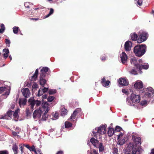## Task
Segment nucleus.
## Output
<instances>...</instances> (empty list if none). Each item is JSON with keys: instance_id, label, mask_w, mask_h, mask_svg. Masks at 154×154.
<instances>
[{"instance_id": "nucleus-1", "label": "nucleus", "mask_w": 154, "mask_h": 154, "mask_svg": "<svg viewBox=\"0 0 154 154\" xmlns=\"http://www.w3.org/2000/svg\"><path fill=\"white\" fill-rule=\"evenodd\" d=\"M146 48L145 44L137 45L134 47V53L136 56L141 57L145 53Z\"/></svg>"}, {"instance_id": "nucleus-2", "label": "nucleus", "mask_w": 154, "mask_h": 154, "mask_svg": "<svg viewBox=\"0 0 154 154\" xmlns=\"http://www.w3.org/2000/svg\"><path fill=\"white\" fill-rule=\"evenodd\" d=\"M49 68L47 67H43L40 71L41 73L40 75L39 83L40 85L42 87H44L46 84L47 80L45 79L46 75L49 70Z\"/></svg>"}, {"instance_id": "nucleus-3", "label": "nucleus", "mask_w": 154, "mask_h": 154, "mask_svg": "<svg viewBox=\"0 0 154 154\" xmlns=\"http://www.w3.org/2000/svg\"><path fill=\"white\" fill-rule=\"evenodd\" d=\"M140 97L138 95L132 94L130 96V100L127 99V101L128 105L134 106L135 104L139 103L140 102Z\"/></svg>"}, {"instance_id": "nucleus-4", "label": "nucleus", "mask_w": 154, "mask_h": 154, "mask_svg": "<svg viewBox=\"0 0 154 154\" xmlns=\"http://www.w3.org/2000/svg\"><path fill=\"white\" fill-rule=\"evenodd\" d=\"M90 142L95 147L99 148L100 152H102L104 150L103 143L100 142L97 139L92 137L90 139Z\"/></svg>"}, {"instance_id": "nucleus-5", "label": "nucleus", "mask_w": 154, "mask_h": 154, "mask_svg": "<svg viewBox=\"0 0 154 154\" xmlns=\"http://www.w3.org/2000/svg\"><path fill=\"white\" fill-rule=\"evenodd\" d=\"M147 33L145 32H143L140 35H138L139 38L137 40L138 43H140L145 41L148 36Z\"/></svg>"}, {"instance_id": "nucleus-6", "label": "nucleus", "mask_w": 154, "mask_h": 154, "mask_svg": "<svg viewBox=\"0 0 154 154\" xmlns=\"http://www.w3.org/2000/svg\"><path fill=\"white\" fill-rule=\"evenodd\" d=\"M128 148H127L124 152L125 154H140V151L138 148L137 146L136 148L133 147L132 150H129Z\"/></svg>"}, {"instance_id": "nucleus-7", "label": "nucleus", "mask_w": 154, "mask_h": 154, "mask_svg": "<svg viewBox=\"0 0 154 154\" xmlns=\"http://www.w3.org/2000/svg\"><path fill=\"white\" fill-rule=\"evenodd\" d=\"M42 109H43L45 111V112L42 115V119H43L44 120H46V117L45 116V118H44V117L48 112L49 110V107L48 106V104L47 102H45L44 104L43 103H42Z\"/></svg>"}, {"instance_id": "nucleus-8", "label": "nucleus", "mask_w": 154, "mask_h": 154, "mask_svg": "<svg viewBox=\"0 0 154 154\" xmlns=\"http://www.w3.org/2000/svg\"><path fill=\"white\" fill-rule=\"evenodd\" d=\"M107 126V125L105 124L104 125L101 126L99 127L96 128L95 130L97 131V132H99V135L100 134H104L106 133V127Z\"/></svg>"}, {"instance_id": "nucleus-9", "label": "nucleus", "mask_w": 154, "mask_h": 154, "mask_svg": "<svg viewBox=\"0 0 154 154\" xmlns=\"http://www.w3.org/2000/svg\"><path fill=\"white\" fill-rule=\"evenodd\" d=\"M154 91L153 88L151 87L147 88L146 90V91L145 94V96L149 98L153 97V94H154Z\"/></svg>"}, {"instance_id": "nucleus-10", "label": "nucleus", "mask_w": 154, "mask_h": 154, "mask_svg": "<svg viewBox=\"0 0 154 154\" xmlns=\"http://www.w3.org/2000/svg\"><path fill=\"white\" fill-rule=\"evenodd\" d=\"M42 109L41 108L39 109L35 110L33 114V117L34 119L36 118H39L41 117L42 113Z\"/></svg>"}, {"instance_id": "nucleus-11", "label": "nucleus", "mask_w": 154, "mask_h": 154, "mask_svg": "<svg viewBox=\"0 0 154 154\" xmlns=\"http://www.w3.org/2000/svg\"><path fill=\"white\" fill-rule=\"evenodd\" d=\"M132 139L133 140V142L134 143H135L137 146L139 147L141 143V138L139 137L133 136L132 137Z\"/></svg>"}, {"instance_id": "nucleus-12", "label": "nucleus", "mask_w": 154, "mask_h": 154, "mask_svg": "<svg viewBox=\"0 0 154 154\" xmlns=\"http://www.w3.org/2000/svg\"><path fill=\"white\" fill-rule=\"evenodd\" d=\"M22 93L24 97L27 98L30 97V92L29 89L27 88H23L22 91Z\"/></svg>"}, {"instance_id": "nucleus-13", "label": "nucleus", "mask_w": 154, "mask_h": 154, "mask_svg": "<svg viewBox=\"0 0 154 154\" xmlns=\"http://www.w3.org/2000/svg\"><path fill=\"white\" fill-rule=\"evenodd\" d=\"M119 84L122 86H127L129 84L128 80L125 78H120L119 79Z\"/></svg>"}, {"instance_id": "nucleus-14", "label": "nucleus", "mask_w": 154, "mask_h": 154, "mask_svg": "<svg viewBox=\"0 0 154 154\" xmlns=\"http://www.w3.org/2000/svg\"><path fill=\"white\" fill-rule=\"evenodd\" d=\"M134 87L137 89L142 88L143 87L142 82L141 81H137L134 85Z\"/></svg>"}, {"instance_id": "nucleus-15", "label": "nucleus", "mask_w": 154, "mask_h": 154, "mask_svg": "<svg viewBox=\"0 0 154 154\" xmlns=\"http://www.w3.org/2000/svg\"><path fill=\"white\" fill-rule=\"evenodd\" d=\"M135 67L136 68L140 70L141 72V70L142 69H147L149 68V65L148 63H146L145 65H140L138 64H137V65H135ZM141 73V72H140Z\"/></svg>"}, {"instance_id": "nucleus-16", "label": "nucleus", "mask_w": 154, "mask_h": 154, "mask_svg": "<svg viewBox=\"0 0 154 154\" xmlns=\"http://www.w3.org/2000/svg\"><path fill=\"white\" fill-rule=\"evenodd\" d=\"M132 45L131 42L129 41L126 42L125 44L124 48L126 51H128L131 50Z\"/></svg>"}, {"instance_id": "nucleus-17", "label": "nucleus", "mask_w": 154, "mask_h": 154, "mask_svg": "<svg viewBox=\"0 0 154 154\" xmlns=\"http://www.w3.org/2000/svg\"><path fill=\"white\" fill-rule=\"evenodd\" d=\"M121 60L123 63H125L128 59V56L125 52L122 53L121 55Z\"/></svg>"}, {"instance_id": "nucleus-18", "label": "nucleus", "mask_w": 154, "mask_h": 154, "mask_svg": "<svg viewBox=\"0 0 154 154\" xmlns=\"http://www.w3.org/2000/svg\"><path fill=\"white\" fill-rule=\"evenodd\" d=\"M110 83V81H106L104 77L101 79V84L104 87H106L108 86Z\"/></svg>"}, {"instance_id": "nucleus-19", "label": "nucleus", "mask_w": 154, "mask_h": 154, "mask_svg": "<svg viewBox=\"0 0 154 154\" xmlns=\"http://www.w3.org/2000/svg\"><path fill=\"white\" fill-rule=\"evenodd\" d=\"M28 102L29 103V105L30 106V109L31 110V111L32 112L34 109V107L35 105V103L32 100V99L31 98L29 100Z\"/></svg>"}, {"instance_id": "nucleus-20", "label": "nucleus", "mask_w": 154, "mask_h": 154, "mask_svg": "<svg viewBox=\"0 0 154 154\" xmlns=\"http://www.w3.org/2000/svg\"><path fill=\"white\" fill-rule=\"evenodd\" d=\"M115 131L113 128L109 127L108 130V136L109 137L112 136L114 134Z\"/></svg>"}, {"instance_id": "nucleus-21", "label": "nucleus", "mask_w": 154, "mask_h": 154, "mask_svg": "<svg viewBox=\"0 0 154 154\" xmlns=\"http://www.w3.org/2000/svg\"><path fill=\"white\" fill-rule=\"evenodd\" d=\"M38 73V70L37 69L35 71L34 74L31 77V80L32 81H35L36 80Z\"/></svg>"}, {"instance_id": "nucleus-22", "label": "nucleus", "mask_w": 154, "mask_h": 154, "mask_svg": "<svg viewBox=\"0 0 154 154\" xmlns=\"http://www.w3.org/2000/svg\"><path fill=\"white\" fill-rule=\"evenodd\" d=\"M27 100L26 99H20L19 101V103L20 105H25L26 104Z\"/></svg>"}, {"instance_id": "nucleus-23", "label": "nucleus", "mask_w": 154, "mask_h": 154, "mask_svg": "<svg viewBox=\"0 0 154 154\" xmlns=\"http://www.w3.org/2000/svg\"><path fill=\"white\" fill-rule=\"evenodd\" d=\"M3 51L5 52V53L3 54V57L5 59H6L8 56V54L9 51L8 49L5 48L3 50Z\"/></svg>"}, {"instance_id": "nucleus-24", "label": "nucleus", "mask_w": 154, "mask_h": 154, "mask_svg": "<svg viewBox=\"0 0 154 154\" xmlns=\"http://www.w3.org/2000/svg\"><path fill=\"white\" fill-rule=\"evenodd\" d=\"M131 39L133 41L137 40L138 35L135 32L131 33L130 35Z\"/></svg>"}, {"instance_id": "nucleus-25", "label": "nucleus", "mask_w": 154, "mask_h": 154, "mask_svg": "<svg viewBox=\"0 0 154 154\" xmlns=\"http://www.w3.org/2000/svg\"><path fill=\"white\" fill-rule=\"evenodd\" d=\"M18 148V146L16 144H15L13 146L12 149L14 154H17Z\"/></svg>"}, {"instance_id": "nucleus-26", "label": "nucleus", "mask_w": 154, "mask_h": 154, "mask_svg": "<svg viewBox=\"0 0 154 154\" xmlns=\"http://www.w3.org/2000/svg\"><path fill=\"white\" fill-rule=\"evenodd\" d=\"M77 113L78 112L76 110V109L73 112L72 114L71 115L70 118L68 119V120L70 119L73 120L75 119V118L76 116L77 115Z\"/></svg>"}, {"instance_id": "nucleus-27", "label": "nucleus", "mask_w": 154, "mask_h": 154, "mask_svg": "<svg viewBox=\"0 0 154 154\" xmlns=\"http://www.w3.org/2000/svg\"><path fill=\"white\" fill-rule=\"evenodd\" d=\"M19 110V109H17L15 111V112H14L13 114V116L14 118L17 119H18L19 117L18 115V112Z\"/></svg>"}, {"instance_id": "nucleus-28", "label": "nucleus", "mask_w": 154, "mask_h": 154, "mask_svg": "<svg viewBox=\"0 0 154 154\" xmlns=\"http://www.w3.org/2000/svg\"><path fill=\"white\" fill-rule=\"evenodd\" d=\"M67 110L64 108H62L61 112V115L62 116H65L67 114Z\"/></svg>"}, {"instance_id": "nucleus-29", "label": "nucleus", "mask_w": 154, "mask_h": 154, "mask_svg": "<svg viewBox=\"0 0 154 154\" xmlns=\"http://www.w3.org/2000/svg\"><path fill=\"white\" fill-rule=\"evenodd\" d=\"M72 124L70 122L66 121L65 123V126L66 128H69L72 126Z\"/></svg>"}, {"instance_id": "nucleus-30", "label": "nucleus", "mask_w": 154, "mask_h": 154, "mask_svg": "<svg viewBox=\"0 0 154 154\" xmlns=\"http://www.w3.org/2000/svg\"><path fill=\"white\" fill-rule=\"evenodd\" d=\"M32 100L35 103V104L37 106H40L41 104V102L38 100H35L32 99Z\"/></svg>"}, {"instance_id": "nucleus-31", "label": "nucleus", "mask_w": 154, "mask_h": 154, "mask_svg": "<svg viewBox=\"0 0 154 154\" xmlns=\"http://www.w3.org/2000/svg\"><path fill=\"white\" fill-rule=\"evenodd\" d=\"M13 112V111L11 110H9L7 112L6 114L9 119H11L12 117Z\"/></svg>"}, {"instance_id": "nucleus-32", "label": "nucleus", "mask_w": 154, "mask_h": 154, "mask_svg": "<svg viewBox=\"0 0 154 154\" xmlns=\"http://www.w3.org/2000/svg\"><path fill=\"white\" fill-rule=\"evenodd\" d=\"M13 32L15 34H17L19 28L18 27L14 26L13 28Z\"/></svg>"}, {"instance_id": "nucleus-33", "label": "nucleus", "mask_w": 154, "mask_h": 154, "mask_svg": "<svg viewBox=\"0 0 154 154\" xmlns=\"http://www.w3.org/2000/svg\"><path fill=\"white\" fill-rule=\"evenodd\" d=\"M118 144L120 145H122L125 143V139L123 138L119 140L118 141Z\"/></svg>"}, {"instance_id": "nucleus-34", "label": "nucleus", "mask_w": 154, "mask_h": 154, "mask_svg": "<svg viewBox=\"0 0 154 154\" xmlns=\"http://www.w3.org/2000/svg\"><path fill=\"white\" fill-rule=\"evenodd\" d=\"M57 92V90L56 89H50L48 91V93L50 95L54 94Z\"/></svg>"}, {"instance_id": "nucleus-35", "label": "nucleus", "mask_w": 154, "mask_h": 154, "mask_svg": "<svg viewBox=\"0 0 154 154\" xmlns=\"http://www.w3.org/2000/svg\"><path fill=\"white\" fill-rule=\"evenodd\" d=\"M54 12V10L52 8H51L50 9V12L46 16L45 18H47L52 14Z\"/></svg>"}, {"instance_id": "nucleus-36", "label": "nucleus", "mask_w": 154, "mask_h": 154, "mask_svg": "<svg viewBox=\"0 0 154 154\" xmlns=\"http://www.w3.org/2000/svg\"><path fill=\"white\" fill-rule=\"evenodd\" d=\"M26 116H30L32 113V111L31 112V111L29 110V109L28 108H26Z\"/></svg>"}, {"instance_id": "nucleus-37", "label": "nucleus", "mask_w": 154, "mask_h": 154, "mask_svg": "<svg viewBox=\"0 0 154 154\" xmlns=\"http://www.w3.org/2000/svg\"><path fill=\"white\" fill-rule=\"evenodd\" d=\"M122 129V128L120 126H117L115 128V132H120Z\"/></svg>"}, {"instance_id": "nucleus-38", "label": "nucleus", "mask_w": 154, "mask_h": 154, "mask_svg": "<svg viewBox=\"0 0 154 154\" xmlns=\"http://www.w3.org/2000/svg\"><path fill=\"white\" fill-rule=\"evenodd\" d=\"M0 119H10L8 117V115L7 114L4 115H2L0 118Z\"/></svg>"}, {"instance_id": "nucleus-39", "label": "nucleus", "mask_w": 154, "mask_h": 154, "mask_svg": "<svg viewBox=\"0 0 154 154\" xmlns=\"http://www.w3.org/2000/svg\"><path fill=\"white\" fill-rule=\"evenodd\" d=\"M54 99V96H51L47 98L48 101L49 102H51L53 101Z\"/></svg>"}, {"instance_id": "nucleus-40", "label": "nucleus", "mask_w": 154, "mask_h": 154, "mask_svg": "<svg viewBox=\"0 0 154 154\" xmlns=\"http://www.w3.org/2000/svg\"><path fill=\"white\" fill-rule=\"evenodd\" d=\"M19 134V132H17V131H13L12 132V134L14 136H17V137H20L21 136L19 135L18 134Z\"/></svg>"}, {"instance_id": "nucleus-41", "label": "nucleus", "mask_w": 154, "mask_h": 154, "mask_svg": "<svg viewBox=\"0 0 154 154\" xmlns=\"http://www.w3.org/2000/svg\"><path fill=\"white\" fill-rule=\"evenodd\" d=\"M6 90V88L5 87H0V94L2 93L4 91H5Z\"/></svg>"}, {"instance_id": "nucleus-42", "label": "nucleus", "mask_w": 154, "mask_h": 154, "mask_svg": "<svg viewBox=\"0 0 154 154\" xmlns=\"http://www.w3.org/2000/svg\"><path fill=\"white\" fill-rule=\"evenodd\" d=\"M5 43H6L8 47H9L10 46V44L11 43L10 41L8 39H5Z\"/></svg>"}, {"instance_id": "nucleus-43", "label": "nucleus", "mask_w": 154, "mask_h": 154, "mask_svg": "<svg viewBox=\"0 0 154 154\" xmlns=\"http://www.w3.org/2000/svg\"><path fill=\"white\" fill-rule=\"evenodd\" d=\"M29 149L31 151L35 152V147L34 145H33L31 146H30Z\"/></svg>"}, {"instance_id": "nucleus-44", "label": "nucleus", "mask_w": 154, "mask_h": 154, "mask_svg": "<svg viewBox=\"0 0 154 154\" xmlns=\"http://www.w3.org/2000/svg\"><path fill=\"white\" fill-rule=\"evenodd\" d=\"M137 60L135 58H132L131 60V63H133L134 65L135 66V65H137L135 63V62H136Z\"/></svg>"}, {"instance_id": "nucleus-45", "label": "nucleus", "mask_w": 154, "mask_h": 154, "mask_svg": "<svg viewBox=\"0 0 154 154\" xmlns=\"http://www.w3.org/2000/svg\"><path fill=\"white\" fill-rule=\"evenodd\" d=\"M130 72L131 74L134 75H137V71L135 69H132Z\"/></svg>"}, {"instance_id": "nucleus-46", "label": "nucleus", "mask_w": 154, "mask_h": 154, "mask_svg": "<svg viewBox=\"0 0 154 154\" xmlns=\"http://www.w3.org/2000/svg\"><path fill=\"white\" fill-rule=\"evenodd\" d=\"M0 154H9V152L7 150L0 151Z\"/></svg>"}, {"instance_id": "nucleus-47", "label": "nucleus", "mask_w": 154, "mask_h": 154, "mask_svg": "<svg viewBox=\"0 0 154 154\" xmlns=\"http://www.w3.org/2000/svg\"><path fill=\"white\" fill-rule=\"evenodd\" d=\"M43 93L42 89L41 90V89H39L38 92V97L41 96L43 94Z\"/></svg>"}, {"instance_id": "nucleus-48", "label": "nucleus", "mask_w": 154, "mask_h": 154, "mask_svg": "<svg viewBox=\"0 0 154 154\" xmlns=\"http://www.w3.org/2000/svg\"><path fill=\"white\" fill-rule=\"evenodd\" d=\"M34 152L36 154H41L42 152L41 150L39 149H38L37 150H36V149L35 150Z\"/></svg>"}, {"instance_id": "nucleus-49", "label": "nucleus", "mask_w": 154, "mask_h": 154, "mask_svg": "<svg viewBox=\"0 0 154 154\" xmlns=\"http://www.w3.org/2000/svg\"><path fill=\"white\" fill-rule=\"evenodd\" d=\"M93 136L96 139H97V135L98 134H99V132H97H97H95V131H93L92 132Z\"/></svg>"}, {"instance_id": "nucleus-50", "label": "nucleus", "mask_w": 154, "mask_h": 154, "mask_svg": "<svg viewBox=\"0 0 154 154\" xmlns=\"http://www.w3.org/2000/svg\"><path fill=\"white\" fill-rule=\"evenodd\" d=\"M19 146H20V149L21 151V154H22L24 152L23 147L22 146V144H20Z\"/></svg>"}, {"instance_id": "nucleus-51", "label": "nucleus", "mask_w": 154, "mask_h": 154, "mask_svg": "<svg viewBox=\"0 0 154 154\" xmlns=\"http://www.w3.org/2000/svg\"><path fill=\"white\" fill-rule=\"evenodd\" d=\"M118 152V150L117 148L116 147H114L113 148V149L112 153L113 154H114L115 153H117Z\"/></svg>"}, {"instance_id": "nucleus-52", "label": "nucleus", "mask_w": 154, "mask_h": 154, "mask_svg": "<svg viewBox=\"0 0 154 154\" xmlns=\"http://www.w3.org/2000/svg\"><path fill=\"white\" fill-rule=\"evenodd\" d=\"M40 89L42 90L44 93L48 91V88H46L45 87H44V88L43 89L41 88Z\"/></svg>"}, {"instance_id": "nucleus-53", "label": "nucleus", "mask_w": 154, "mask_h": 154, "mask_svg": "<svg viewBox=\"0 0 154 154\" xmlns=\"http://www.w3.org/2000/svg\"><path fill=\"white\" fill-rule=\"evenodd\" d=\"M137 3L138 5L141 6L142 4V0H137Z\"/></svg>"}, {"instance_id": "nucleus-54", "label": "nucleus", "mask_w": 154, "mask_h": 154, "mask_svg": "<svg viewBox=\"0 0 154 154\" xmlns=\"http://www.w3.org/2000/svg\"><path fill=\"white\" fill-rule=\"evenodd\" d=\"M38 85L36 83H34L32 85V88H38Z\"/></svg>"}, {"instance_id": "nucleus-55", "label": "nucleus", "mask_w": 154, "mask_h": 154, "mask_svg": "<svg viewBox=\"0 0 154 154\" xmlns=\"http://www.w3.org/2000/svg\"><path fill=\"white\" fill-rule=\"evenodd\" d=\"M1 28L3 31H5V27L4 25L3 24H2L1 25Z\"/></svg>"}, {"instance_id": "nucleus-56", "label": "nucleus", "mask_w": 154, "mask_h": 154, "mask_svg": "<svg viewBox=\"0 0 154 154\" xmlns=\"http://www.w3.org/2000/svg\"><path fill=\"white\" fill-rule=\"evenodd\" d=\"M24 6L26 8H29V6L28 3H26L24 4Z\"/></svg>"}, {"instance_id": "nucleus-57", "label": "nucleus", "mask_w": 154, "mask_h": 154, "mask_svg": "<svg viewBox=\"0 0 154 154\" xmlns=\"http://www.w3.org/2000/svg\"><path fill=\"white\" fill-rule=\"evenodd\" d=\"M15 131H17V132H19V133L20 132L22 133V132L21 131V129L20 128H16V129H15Z\"/></svg>"}, {"instance_id": "nucleus-58", "label": "nucleus", "mask_w": 154, "mask_h": 154, "mask_svg": "<svg viewBox=\"0 0 154 154\" xmlns=\"http://www.w3.org/2000/svg\"><path fill=\"white\" fill-rule=\"evenodd\" d=\"M9 94V91H6L5 94H3V95H7L8 96Z\"/></svg>"}, {"instance_id": "nucleus-59", "label": "nucleus", "mask_w": 154, "mask_h": 154, "mask_svg": "<svg viewBox=\"0 0 154 154\" xmlns=\"http://www.w3.org/2000/svg\"><path fill=\"white\" fill-rule=\"evenodd\" d=\"M122 92L125 94H127L128 93L127 91L125 89H122Z\"/></svg>"}, {"instance_id": "nucleus-60", "label": "nucleus", "mask_w": 154, "mask_h": 154, "mask_svg": "<svg viewBox=\"0 0 154 154\" xmlns=\"http://www.w3.org/2000/svg\"><path fill=\"white\" fill-rule=\"evenodd\" d=\"M23 146L26 147L28 149L29 148L30 146L28 144H23Z\"/></svg>"}, {"instance_id": "nucleus-61", "label": "nucleus", "mask_w": 154, "mask_h": 154, "mask_svg": "<svg viewBox=\"0 0 154 154\" xmlns=\"http://www.w3.org/2000/svg\"><path fill=\"white\" fill-rule=\"evenodd\" d=\"M47 97H48V95H46V94H45L44 95H43L42 97V98L43 99H46L47 98Z\"/></svg>"}, {"instance_id": "nucleus-62", "label": "nucleus", "mask_w": 154, "mask_h": 154, "mask_svg": "<svg viewBox=\"0 0 154 154\" xmlns=\"http://www.w3.org/2000/svg\"><path fill=\"white\" fill-rule=\"evenodd\" d=\"M123 134L122 133H121L119 134L118 135V139H119V138L121 137H122L123 136Z\"/></svg>"}, {"instance_id": "nucleus-63", "label": "nucleus", "mask_w": 154, "mask_h": 154, "mask_svg": "<svg viewBox=\"0 0 154 154\" xmlns=\"http://www.w3.org/2000/svg\"><path fill=\"white\" fill-rule=\"evenodd\" d=\"M63 152L61 151H58L56 154H63Z\"/></svg>"}, {"instance_id": "nucleus-64", "label": "nucleus", "mask_w": 154, "mask_h": 154, "mask_svg": "<svg viewBox=\"0 0 154 154\" xmlns=\"http://www.w3.org/2000/svg\"><path fill=\"white\" fill-rule=\"evenodd\" d=\"M150 154H154V149H152L151 153Z\"/></svg>"}]
</instances>
